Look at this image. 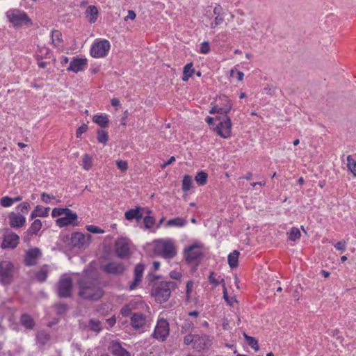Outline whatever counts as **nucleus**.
I'll list each match as a JSON object with an SVG mask.
<instances>
[{"label":"nucleus","instance_id":"1","mask_svg":"<svg viewBox=\"0 0 356 356\" xmlns=\"http://www.w3.org/2000/svg\"><path fill=\"white\" fill-rule=\"evenodd\" d=\"M79 296L83 299L97 301L104 296V291L97 277L85 275L77 282Z\"/></svg>","mask_w":356,"mask_h":356},{"label":"nucleus","instance_id":"2","mask_svg":"<svg viewBox=\"0 0 356 356\" xmlns=\"http://www.w3.org/2000/svg\"><path fill=\"white\" fill-rule=\"evenodd\" d=\"M154 252L165 259H172L176 254L175 243L172 240H159L155 242Z\"/></svg>","mask_w":356,"mask_h":356},{"label":"nucleus","instance_id":"3","mask_svg":"<svg viewBox=\"0 0 356 356\" xmlns=\"http://www.w3.org/2000/svg\"><path fill=\"white\" fill-rule=\"evenodd\" d=\"M175 287L173 282H161L152 290V296L156 302L162 303L168 300L171 294V290Z\"/></svg>","mask_w":356,"mask_h":356},{"label":"nucleus","instance_id":"4","mask_svg":"<svg viewBox=\"0 0 356 356\" xmlns=\"http://www.w3.org/2000/svg\"><path fill=\"white\" fill-rule=\"evenodd\" d=\"M8 21L15 26H21L23 24L31 25L32 22L28 15L19 10H13L6 13Z\"/></svg>","mask_w":356,"mask_h":356},{"label":"nucleus","instance_id":"5","mask_svg":"<svg viewBox=\"0 0 356 356\" xmlns=\"http://www.w3.org/2000/svg\"><path fill=\"white\" fill-rule=\"evenodd\" d=\"M15 267L10 261L0 262V282L4 285L10 284L14 278Z\"/></svg>","mask_w":356,"mask_h":356},{"label":"nucleus","instance_id":"6","mask_svg":"<svg viewBox=\"0 0 356 356\" xmlns=\"http://www.w3.org/2000/svg\"><path fill=\"white\" fill-rule=\"evenodd\" d=\"M57 294L59 298H67L72 296V280L65 275H63L56 284Z\"/></svg>","mask_w":356,"mask_h":356},{"label":"nucleus","instance_id":"7","mask_svg":"<svg viewBox=\"0 0 356 356\" xmlns=\"http://www.w3.org/2000/svg\"><path fill=\"white\" fill-rule=\"evenodd\" d=\"M216 120H218L219 122L216 127L213 128L214 131L223 138H229L232 134V122L230 118L226 115L222 118H217Z\"/></svg>","mask_w":356,"mask_h":356},{"label":"nucleus","instance_id":"8","mask_svg":"<svg viewBox=\"0 0 356 356\" xmlns=\"http://www.w3.org/2000/svg\"><path fill=\"white\" fill-rule=\"evenodd\" d=\"M111 47L107 40H102L95 42L90 49V55L94 58H102L106 56Z\"/></svg>","mask_w":356,"mask_h":356},{"label":"nucleus","instance_id":"9","mask_svg":"<svg viewBox=\"0 0 356 356\" xmlns=\"http://www.w3.org/2000/svg\"><path fill=\"white\" fill-rule=\"evenodd\" d=\"M19 240V237L17 234L10 231L9 229H5L1 248L3 249H14L17 246Z\"/></svg>","mask_w":356,"mask_h":356},{"label":"nucleus","instance_id":"10","mask_svg":"<svg viewBox=\"0 0 356 356\" xmlns=\"http://www.w3.org/2000/svg\"><path fill=\"white\" fill-rule=\"evenodd\" d=\"M169 334V324L165 319L158 321L157 325L153 333V337L161 341H165Z\"/></svg>","mask_w":356,"mask_h":356},{"label":"nucleus","instance_id":"11","mask_svg":"<svg viewBox=\"0 0 356 356\" xmlns=\"http://www.w3.org/2000/svg\"><path fill=\"white\" fill-rule=\"evenodd\" d=\"M91 236L90 234H83L79 232L72 234L71 242L74 247L78 248H86L90 243Z\"/></svg>","mask_w":356,"mask_h":356},{"label":"nucleus","instance_id":"12","mask_svg":"<svg viewBox=\"0 0 356 356\" xmlns=\"http://www.w3.org/2000/svg\"><path fill=\"white\" fill-rule=\"evenodd\" d=\"M115 250L117 256L123 259L130 254V248L127 239L122 238L115 241Z\"/></svg>","mask_w":356,"mask_h":356},{"label":"nucleus","instance_id":"13","mask_svg":"<svg viewBox=\"0 0 356 356\" xmlns=\"http://www.w3.org/2000/svg\"><path fill=\"white\" fill-rule=\"evenodd\" d=\"M217 101L220 102H225V107H220L218 104L214 105L211 109L209 111L210 114H214V113H220V114H225L226 115L232 109V103L230 99H228V97L225 95H220L217 99Z\"/></svg>","mask_w":356,"mask_h":356},{"label":"nucleus","instance_id":"14","mask_svg":"<svg viewBox=\"0 0 356 356\" xmlns=\"http://www.w3.org/2000/svg\"><path fill=\"white\" fill-rule=\"evenodd\" d=\"M102 269L108 274L118 275L124 272L126 267L122 262L111 261L103 266Z\"/></svg>","mask_w":356,"mask_h":356},{"label":"nucleus","instance_id":"15","mask_svg":"<svg viewBox=\"0 0 356 356\" xmlns=\"http://www.w3.org/2000/svg\"><path fill=\"white\" fill-rule=\"evenodd\" d=\"M42 252L38 248L29 249L25 252L24 263L27 266L37 264L38 259L41 257Z\"/></svg>","mask_w":356,"mask_h":356},{"label":"nucleus","instance_id":"16","mask_svg":"<svg viewBox=\"0 0 356 356\" xmlns=\"http://www.w3.org/2000/svg\"><path fill=\"white\" fill-rule=\"evenodd\" d=\"M211 345V339L209 336L196 334L195 343L193 345V348L197 351L208 349Z\"/></svg>","mask_w":356,"mask_h":356},{"label":"nucleus","instance_id":"17","mask_svg":"<svg viewBox=\"0 0 356 356\" xmlns=\"http://www.w3.org/2000/svg\"><path fill=\"white\" fill-rule=\"evenodd\" d=\"M201 255L200 247L197 245H192L185 250V258L189 263L197 261Z\"/></svg>","mask_w":356,"mask_h":356},{"label":"nucleus","instance_id":"18","mask_svg":"<svg viewBox=\"0 0 356 356\" xmlns=\"http://www.w3.org/2000/svg\"><path fill=\"white\" fill-rule=\"evenodd\" d=\"M64 217L59 218L56 220V225L60 227L73 225L74 221L77 220V215L73 213L70 209L69 212H66Z\"/></svg>","mask_w":356,"mask_h":356},{"label":"nucleus","instance_id":"19","mask_svg":"<svg viewBox=\"0 0 356 356\" xmlns=\"http://www.w3.org/2000/svg\"><path fill=\"white\" fill-rule=\"evenodd\" d=\"M9 224L13 228H20L24 226L26 218L19 213H10L8 216Z\"/></svg>","mask_w":356,"mask_h":356},{"label":"nucleus","instance_id":"20","mask_svg":"<svg viewBox=\"0 0 356 356\" xmlns=\"http://www.w3.org/2000/svg\"><path fill=\"white\" fill-rule=\"evenodd\" d=\"M144 269L145 266L141 264H138L136 266L134 269V280L131 282L129 285L130 290H134L138 286L141 282Z\"/></svg>","mask_w":356,"mask_h":356},{"label":"nucleus","instance_id":"21","mask_svg":"<svg viewBox=\"0 0 356 356\" xmlns=\"http://www.w3.org/2000/svg\"><path fill=\"white\" fill-rule=\"evenodd\" d=\"M86 65L87 60L86 58H74L67 70L77 73L83 70Z\"/></svg>","mask_w":356,"mask_h":356},{"label":"nucleus","instance_id":"22","mask_svg":"<svg viewBox=\"0 0 356 356\" xmlns=\"http://www.w3.org/2000/svg\"><path fill=\"white\" fill-rule=\"evenodd\" d=\"M42 227V222L40 220H35L31 227L26 232V236L24 237V241H29L30 237L36 235Z\"/></svg>","mask_w":356,"mask_h":356},{"label":"nucleus","instance_id":"23","mask_svg":"<svg viewBox=\"0 0 356 356\" xmlns=\"http://www.w3.org/2000/svg\"><path fill=\"white\" fill-rule=\"evenodd\" d=\"M146 323V316L140 314L135 313L133 314L131 318V325L135 329H138L143 327Z\"/></svg>","mask_w":356,"mask_h":356},{"label":"nucleus","instance_id":"24","mask_svg":"<svg viewBox=\"0 0 356 356\" xmlns=\"http://www.w3.org/2000/svg\"><path fill=\"white\" fill-rule=\"evenodd\" d=\"M50 270V266L47 264L42 266L40 269L35 273V278L39 282H44Z\"/></svg>","mask_w":356,"mask_h":356},{"label":"nucleus","instance_id":"25","mask_svg":"<svg viewBox=\"0 0 356 356\" xmlns=\"http://www.w3.org/2000/svg\"><path fill=\"white\" fill-rule=\"evenodd\" d=\"M108 350L115 356H118L122 351L125 350V349L122 347L121 343L117 341H111L108 346Z\"/></svg>","mask_w":356,"mask_h":356},{"label":"nucleus","instance_id":"26","mask_svg":"<svg viewBox=\"0 0 356 356\" xmlns=\"http://www.w3.org/2000/svg\"><path fill=\"white\" fill-rule=\"evenodd\" d=\"M141 207H137L135 209H130L125 212V218L128 220L136 219L139 221L143 218V214L140 213Z\"/></svg>","mask_w":356,"mask_h":356},{"label":"nucleus","instance_id":"27","mask_svg":"<svg viewBox=\"0 0 356 356\" xmlns=\"http://www.w3.org/2000/svg\"><path fill=\"white\" fill-rule=\"evenodd\" d=\"M20 322L27 329H33L35 325L33 318L27 314H23L21 316Z\"/></svg>","mask_w":356,"mask_h":356},{"label":"nucleus","instance_id":"28","mask_svg":"<svg viewBox=\"0 0 356 356\" xmlns=\"http://www.w3.org/2000/svg\"><path fill=\"white\" fill-rule=\"evenodd\" d=\"M49 208H44L42 206H37L35 210L31 213V218L33 219L34 218L39 217H46L49 215Z\"/></svg>","mask_w":356,"mask_h":356},{"label":"nucleus","instance_id":"29","mask_svg":"<svg viewBox=\"0 0 356 356\" xmlns=\"http://www.w3.org/2000/svg\"><path fill=\"white\" fill-rule=\"evenodd\" d=\"M86 13L88 17V21L90 23H94L97 18L98 10L95 6H89L87 8Z\"/></svg>","mask_w":356,"mask_h":356},{"label":"nucleus","instance_id":"30","mask_svg":"<svg viewBox=\"0 0 356 356\" xmlns=\"http://www.w3.org/2000/svg\"><path fill=\"white\" fill-rule=\"evenodd\" d=\"M239 254L240 253L238 251L234 250L228 255V264L231 268H234L238 266V259Z\"/></svg>","mask_w":356,"mask_h":356},{"label":"nucleus","instance_id":"31","mask_svg":"<svg viewBox=\"0 0 356 356\" xmlns=\"http://www.w3.org/2000/svg\"><path fill=\"white\" fill-rule=\"evenodd\" d=\"M92 121L102 128H106L108 125V119L105 115H95L92 118Z\"/></svg>","mask_w":356,"mask_h":356},{"label":"nucleus","instance_id":"32","mask_svg":"<svg viewBox=\"0 0 356 356\" xmlns=\"http://www.w3.org/2000/svg\"><path fill=\"white\" fill-rule=\"evenodd\" d=\"M195 72V70L193 68V63H190L186 64L183 70V77L182 80L184 81H187L190 77L192 76L193 74Z\"/></svg>","mask_w":356,"mask_h":356},{"label":"nucleus","instance_id":"33","mask_svg":"<svg viewBox=\"0 0 356 356\" xmlns=\"http://www.w3.org/2000/svg\"><path fill=\"white\" fill-rule=\"evenodd\" d=\"M186 220L182 218H175L172 219H170L167 223L166 226L168 227H183L186 225Z\"/></svg>","mask_w":356,"mask_h":356},{"label":"nucleus","instance_id":"34","mask_svg":"<svg viewBox=\"0 0 356 356\" xmlns=\"http://www.w3.org/2000/svg\"><path fill=\"white\" fill-rule=\"evenodd\" d=\"M243 337L247 343L252 348H253L255 351H258L259 350L258 341L254 337L248 335L245 332H243Z\"/></svg>","mask_w":356,"mask_h":356},{"label":"nucleus","instance_id":"35","mask_svg":"<svg viewBox=\"0 0 356 356\" xmlns=\"http://www.w3.org/2000/svg\"><path fill=\"white\" fill-rule=\"evenodd\" d=\"M97 140L99 143H102L105 145L108 140V132L103 129H97Z\"/></svg>","mask_w":356,"mask_h":356},{"label":"nucleus","instance_id":"36","mask_svg":"<svg viewBox=\"0 0 356 356\" xmlns=\"http://www.w3.org/2000/svg\"><path fill=\"white\" fill-rule=\"evenodd\" d=\"M88 327L94 332H99L102 330V323L98 319L92 318L88 322Z\"/></svg>","mask_w":356,"mask_h":356},{"label":"nucleus","instance_id":"37","mask_svg":"<svg viewBox=\"0 0 356 356\" xmlns=\"http://www.w3.org/2000/svg\"><path fill=\"white\" fill-rule=\"evenodd\" d=\"M82 163L83 168L87 171L89 170L92 166V156L88 154H84Z\"/></svg>","mask_w":356,"mask_h":356},{"label":"nucleus","instance_id":"38","mask_svg":"<svg viewBox=\"0 0 356 356\" xmlns=\"http://www.w3.org/2000/svg\"><path fill=\"white\" fill-rule=\"evenodd\" d=\"M207 177L208 175L206 172L200 171L195 177V180L199 185L203 186L207 183Z\"/></svg>","mask_w":356,"mask_h":356},{"label":"nucleus","instance_id":"39","mask_svg":"<svg viewBox=\"0 0 356 356\" xmlns=\"http://www.w3.org/2000/svg\"><path fill=\"white\" fill-rule=\"evenodd\" d=\"M194 323L190 320H185L181 327V333L184 334L194 329Z\"/></svg>","mask_w":356,"mask_h":356},{"label":"nucleus","instance_id":"40","mask_svg":"<svg viewBox=\"0 0 356 356\" xmlns=\"http://www.w3.org/2000/svg\"><path fill=\"white\" fill-rule=\"evenodd\" d=\"M347 168L355 176H356V161L350 155L347 156Z\"/></svg>","mask_w":356,"mask_h":356},{"label":"nucleus","instance_id":"41","mask_svg":"<svg viewBox=\"0 0 356 356\" xmlns=\"http://www.w3.org/2000/svg\"><path fill=\"white\" fill-rule=\"evenodd\" d=\"M192 178L189 175H185L182 181V190L188 191L191 189L192 185Z\"/></svg>","mask_w":356,"mask_h":356},{"label":"nucleus","instance_id":"42","mask_svg":"<svg viewBox=\"0 0 356 356\" xmlns=\"http://www.w3.org/2000/svg\"><path fill=\"white\" fill-rule=\"evenodd\" d=\"M300 235L301 234L299 229L297 227H293L289 232V239L295 241L300 237Z\"/></svg>","mask_w":356,"mask_h":356},{"label":"nucleus","instance_id":"43","mask_svg":"<svg viewBox=\"0 0 356 356\" xmlns=\"http://www.w3.org/2000/svg\"><path fill=\"white\" fill-rule=\"evenodd\" d=\"M37 339L39 343L45 344L50 339V336L46 332H41L37 334Z\"/></svg>","mask_w":356,"mask_h":356},{"label":"nucleus","instance_id":"44","mask_svg":"<svg viewBox=\"0 0 356 356\" xmlns=\"http://www.w3.org/2000/svg\"><path fill=\"white\" fill-rule=\"evenodd\" d=\"M223 298H224L225 300L227 302V303L230 306H232L233 305L234 302H237L235 297L230 298L228 296L227 290L225 285H223Z\"/></svg>","mask_w":356,"mask_h":356},{"label":"nucleus","instance_id":"45","mask_svg":"<svg viewBox=\"0 0 356 356\" xmlns=\"http://www.w3.org/2000/svg\"><path fill=\"white\" fill-rule=\"evenodd\" d=\"M66 212H69L68 208H55L53 209L51 215L54 218L64 215Z\"/></svg>","mask_w":356,"mask_h":356},{"label":"nucleus","instance_id":"46","mask_svg":"<svg viewBox=\"0 0 356 356\" xmlns=\"http://www.w3.org/2000/svg\"><path fill=\"white\" fill-rule=\"evenodd\" d=\"M61 38H62V34H61L60 31H59L58 30L52 31L51 40H52L53 44H54L55 41L60 42L62 40Z\"/></svg>","mask_w":356,"mask_h":356},{"label":"nucleus","instance_id":"47","mask_svg":"<svg viewBox=\"0 0 356 356\" xmlns=\"http://www.w3.org/2000/svg\"><path fill=\"white\" fill-rule=\"evenodd\" d=\"M144 225L146 228H151L155 223V219L152 216H146L143 220Z\"/></svg>","mask_w":356,"mask_h":356},{"label":"nucleus","instance_id":"48","mask_svg":"<svg viewBox=\"0 0 356 356\" xmlns=\"http://www.w3.org/2000/svg\"><path fill=\"white\" fill-rule=\"evenodd\" d=\"M13 203V198L8 196L3 197L0 200V204L3 207H10V205H12Z\"/></svg>","mask_w":356,"mask_h":356},{"label":"nucleus","instance_id":"49","mask_svg":"<svg viewBox=\"0 0 356 356\" xmlns=\"http://www.w3.org/2000/svg\"><path fill=\"white\" fill-rule=\"evenodd\" d=\"M210 51V44L209 42L204 41L201 44L200 52L203 54H208Z\"/></svg>","mask_w":356,"mask_h":356},{"label":"nucleus","instance_id":"50","mask_svg":"<svg viewBox=\"0 0 356 356\" xmlns=\"http://www.w3.org/2000/svg\"><path fill=\"white\" fill-rule=\"evenodd\" d=\"M118 168L122 172H126L128 169V163L127 161L123 160H119L116 161Z\"/></svg>","mask_w":356,"mask_h":356},{"label":"nucleus","instance_id":"51","mask_svg":"<svg viewBox=\"0 0 356 356\" xmlns=\"http://www.w3.org/2000/svg\"><path fill=\"white\" fill-rule=\"evenodd\" d=\"M224 22V18L222 16H216L214 19V21L211 23V28L215 29L218 25L221 24Z\"/></svg>","mask_w":356,"mask_h":356},{"label":"nucleus","instance_id":"52","mask_svg":"<svg viewBox=\"0 0 356 356\" xmlns=\"http://www.w3.org/2000/svg\"><path fill=\"white\" fill-rule=\"evenodd\" d=\"M195 337H196V334L186 335L184 339V344L188 346V345L193 343V345L195 343Z\"/></svg>","mask_w":356,"mask_h":356},{"label":"nucleus","instance_id":"53","mask_svg":"<svg viewBox=\"0 0 356 356\" xmlns=\"http://www.w3.org/2000/svg\"><path fill=\"white\" fill-rule=\"evenodd\" d=\"M88 127V125L86 124H81V126H80L77 129H76V136L77 138H81V135L82 134L85 133L87 131Z\"/></svg>","mask_w":356,"mask_h":356},{"label":"nucleus","instance_id":"54","mask_svg":"<svg viewBox=\"0 0 356 356\" xmlns=\"http://www.w3.org/2000/svg\"><path fill=\"white\" fill-rule=\"evenodd\" d=\"M120 313L124 316H128L131 313V307L129 305H126L122 307Z\"/></svg>","mask_w":356,"mask_h":356},{"label":"nucleus","instance_id":"55","mask_svg":"<svg viewBox=\"0 0 356 356\" xmlns=\"http://www.w3.org/2000/svg\"><path fill=\"white\" fill-rule=\"evenodd\" d=\"M87 230L89 231L91 233H94V234H100V233H104V231L100 228H99L97 226H95V225H90L87 227Z\"/></svg>","mask_w":356,"mask_h":356},{"label":"nucleus","instance_id":"56","mask_svg":"<svg viewBox=\"0 0 356 356\" xmlns=\"http://www.w3.org/2000/svg\"><path fill=\"white\" fill-rule=\"evenodd\" d=\"M56 308L57 309V313L58 314H61L64 313L67 309V305L65 304H57L56 305Z\"/></svg>","mask_w":356,"mask_h":356},{"label":"nucleus","instance_id":"57","mask_svg":"<svg viewBox=\"0 0 356 356\" xmlns=\"http://www.w3.org/2000/svg\"><path fill=\"white\" fill-rule=\"evenodd\" d=\"M29 207L30 205L28 202H22L18 206V209H20L22 213L26 212Z\"/></svg>","mask_w":356,"mask_h":356},{"label":"nucleus","instance_id":"58","mask_svg":"<svg viewBox=\"0 0 356 356\" xmlns=\"http://www.w3.org/2000/svg\"><path fill=\"white\" fill-rule=\"evenodd\" d=\"M337 250L344 251L346 250V241H339L334 245Z\"/></svg>","mask_w":356,"mask_h":356},{"label":"nucleus","instance_id":"59","mask_svg":"<svg viewBox=\"0 0 356 356\" xmlns=\"http://www.w3.org/2000/svg\"><path fill=\"white\" fill-rule=\"evenodd\" d=\"M136 15L134 10H129L128 11V15L124 17V20L127 22L128 19L134 20L135 19Z\"/></svg>","mask_w":356,"mask_h":356},{"label":"nucleus","instance_id":"60","mask_svg":"<svg viewBox=\"0 0 356 356\" xmlns=\"http://www.w3.org/2000/svg\"><path fill=\"white\" fill-rule=\"evenodd\" d=\"M213 13L216 15V16H222V8L220 5H217L213 8Z\"/></svg>","mask_w":356,"mask_h":356},{"label":"nucleus","instance_id":"61","mask_svg":"<svg viewBox=\"0 0 356 356\" xmlns=\"http://www.w3.org/2000/svg\"><path fill=\"white\" fill-rule=\"evenodd\" d=\"M175 161V157L172 156L170 158V159L168 161L163 163V164H161L160 167L163 169L166 168L168 165H171Z\"/></svg>","mask_w":356,"mask_h":356},{"label":"nucleus","instance_id":"62","mask_svg":"<svg viewBox=\"0 0 356 356\" xmlns=\"http://www.w3.org/2000/svg\"><path fill=\"white\" fill-rule=\"evenodd\" d=\"M54 196H50L49 194L47 193H43L42 195H41V199L43 202H44L45 203H48L49 202V199H54Z\"/></svg>","mask_w":356,"mask_h":356},{"label":"nucleus","instance_id":"63","mask_svg":"<svg viewBox=\"0 0 356 356\" xmlns=\"http://www.w3.org/2000/svg\"><path fill=\"white\" fill-rule=\"evenodd\" d=\"M170 276L172 279L179 280L181 277V274L177 271H172L170 273Z\"/></svg>","mask_w":356,"mask_h":356},{"label":"nucleus","instance_id":"64","mask_svg":"<svg viewBox=\"0 0 356 356\" xmlns=\"http://www.w3.org/2000/svg\"><path fill=\"white\" fill-rule=\"evenodd\" d=\"M209 280L210 282H211V283H213L215 284H218V282L214 277V273H211L210 274Z\"/></svg>","mask_w":356,"mask_h":356}]
</instances>
